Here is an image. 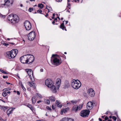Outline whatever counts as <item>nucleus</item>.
Wrapping results in <instances>:
<instances>
[{
  "mask_svg": "<svg viewBox=\"0 0 121 121\" xmlns=\"http://www.w3.org/2000/svg\"><path fill=\"white\" fill-rule=\"evenodd\" d=\"M30 1H35V0H30Z\"/></svg>",
  "mask_w": 121,
  "mask_h": 121,
  "instance_id": "774afa93",
  "label": "nucleus"
},
{
  "mask_svg": "<svg viewBox=\"0 0 121 121\" xmlns=\"http://www.w3.org/2000/svg\"><path fill=\"white\" fill-rule=\"evenodd\" d=\"M62 56L63 57H64V58L66 59V56H65V55L64 54H63L62 55Z\"/></svg>",
  "mask_w": 121,
  "mask_h": 121,
  "instance_id": "c03bdc74",
  "label": "nucleus"
},
{
  "mask_svg": "<svg viewBox=\"0 0 121 121\" xmlns=\"http://www.w3.org/2000/svg\"><path fill=\"white\" fill-rule=\"evenodd\" d=\"M57 18H55L54 19V21H56V22L57 21Z\"/></svg>",
  "mask_w": 121,
  "mask_h": 121,
  "instance_id": "3c124183",
  "label": "nucleus"
},
{
  "mask_svg": "<svg viewBox=\"0 0 121 121\" xmlns=\"http://www.w3.org/2000/svg\"><path fill=\"white\" fill-rule=\"evenodd\" d=\"M60 83L61 80L59 78H58L56 80V86L58 89L59 88L60 86Z\"/></svg>",
  "mask_w": 121,
  "mask_h": 121,
  "instance_id": "dca6fc26",
  "label": "nucleus"
},
{
  "mask_svg": "<svg viewBox=\"0 0 121 121\" xmlns=\"http://www.w3.org/2000/svg\"><path fill=\"white\" fill-rule=\"evenodd\" d=\"M108 111H107V112H106L105 114H108Z\"/></svg>",
  "mask_w": 121,
  "mask_h": 121,
  "instance_id": "0e129e2a",
  "label": "nucleus"
},
{
  "mask_svg": "<svg viewBox=\"0 0 121 121\" xmlns=\"http://www.w3.org/2000/svg\"><path fill=\"white\" fill-rule=\"evenodd\" d=\"M49 99L52 102H54L55 100V98L54 96H52L49 97Z\"/></svg>",
  "mask_w": 121,
  "mask_h": 121,
  "instance_id": "5701e85b",
  "label": "nucleus"
},
{
  "mask_svg": "<svg viewBox=\"0 0 121 121\" xmlns=\"http://www.w3.org/2000/svg\"><path fill=\"white\" fill-rule=\"evenodd\" d=\"M47 109L48 110L50 111H51L52 110L48 106H47L46 107Z\"/></svg>",
  "mask_w": 121,
  "mask_h": 121,
  "instance_id": "e433bc0d",
  "label": "nucleus"
},
{
  "mask_svg": "<svg viewBox=\"0 0 121 121\" xmlns=\"http://www.w3.org/2000/svg\"><path fill=\"white\" fill-rule=\"evenodd\" d=\"M3 77L4 78H8V76H3Z\"/></svg>",
  "mask_w": 121,
  "mask_h": 121,
  "instance_id": "ea45409f",
  "label": "nucleus"
},
{
  "mask_svg": "<svg viewBox=\"0 0 121 121\" xmlns=\"http://www.w3.org/2000/svg\"><path fill=\"white\" fill-rule=\"evenodd\" d=\"M93 107V103L91 101L89 102L87 104L86 107L88 110L91 109Z\"/></svg>",
  "mask_w": 121,
  "mask_h": 121,
  "instance_id": "4468645a",
  "label": "nucleus"
},
{
  "mask_svg": "<svg viewBox=\"0 0 121 121\" xmlns=\"http://www.w3.org/2000/svg\"><path fill=\"white\" fill-rule=\"evenodd\" d=\"M10 3L12 4H13L14 1V0H8Z\"/></svg>",
  "mask_w": 121,
  "mask_h": 121,
  "instance_id": "2f4dec72",
  "label": "nucleus"
},
{
  "mask_svg": "<svg viewBox=\"0 0 121 121\" xmlns=\"http://www.w3.org/2000/svg\"><path fill=\"white\" fill-rule=\"evenodd\" d=\"M108 119V118L107 116L106 117L104 118V120H106Z\"/></svg>",
  "mask_w": 121,
  "mask_h": 121,
  "instance_id": "a19ab883",
  "label": "nucleus"
},
{
  "mask_svg": "<svg viewBox=\"0 0 121 121\" xmlns=\"http://www.w3.org/2000/svg\"><path fill=\"white\" fill-rule=\"evenodd\" d=\"M43 6V5L42 4H38V7L41 9L42 8Z\"/></svg>",
  "mask_w": 121,
  "mask_h": 121,
  "instance_id": "a878e982",
  "label": "nucleus"
},
{
  "mask_svg": "<svg viewBox=\"0 0 121 121\" xmlns=\"http://www.w3.org/2000/svg\"><path fill=\"white\" fill-rule=\"evenodd\" d=\"M71 102L73 104H76V102L74 101L73 100L71 101Z\"/></svg>",
  "mask_w": 121,
  "mask_h": 121,
  "instance_id": "37998d69",
  "label": "nucleus"
},
{
  "mask_svg": "<svg viewBox=\"0 0 121 121\" xmlns=\"http://www.w3.org/2000/svg\"><path fill=\"white\" fill-rule=\"evenodd\" d=\"M60 121H74V120L71 118H62Z\"/></svg>",
  "mask_w": 121,
  "mask_h": 121,
  "instance_id": "a211bd4d",
  "label": "nucleus"
},
{
  "mask_svg": "<svg viewBox=\"0 0 121 121\" xmlns=\"http://www.w3.org/2000/svg\"><path fill=\"white\" fill-rule=\"evenodd\" d=\"M6 83L8 84H10V83L7 82H6Z\"/></svg>",
  "mask_w": 121,
  "mask_h": 121,
  "instance_id": "e2e57ef3",
  "label": "nucleus"
},
{
  "mask_svg": "<svg viewBox=\"0 0 121 121\" xmlns=\"http://www.w3.org/2000/svg\"><path fill=\"white\" fill-rule=\"evenodd\" d=\"M51 61L52 64L56 66L60 65L61 63V59L60 56L56 54H52Z\"/></svg>",
  "mask_w": 121,
  "mask_h": 121,
  "instance_id": "f257e3e1",
  "label": "nucleus"
},
{
  "mask_svg": "<svg viewBox=\"0 0 121 121\" xmlns=\"http://www.w3.org/2000/svg\"><path fill=\"white\" fill-rule=\"evenodd\" d=\"M34 80L32 82H28L29 85L31 87H33V88H35V86L34 83H33V82L34 81Z\"/></svg>",
  "mask_w": 121,
  "mask_h": 121,
  "instance_id": "412c9836",
  "label": "nucleus"
},
{
  "mask_svg": "<svg viewBox=\"0 0 121 121\" xmlns=\"http://www.w3.org/2000/svg\"><path fill=\"white\" fill-rule=\"evenodd\" d=\"M0 71L4 74H8V73L7 72L3 70L2 69H0Z\"/></svg>",
  "mask_w": 121,
  "mask_h": 121,
  "instance_id": "c85d7f7f",
  "label": "nucleus"
},
{
  "mask_svg": "<svg viewBox=\"0 0 121 121\" xmlns=\"http://www.w3.org/2000/svg\"><path fill=\"white\" fill-rule=\"evenodd\" d=\"M56 104L57 106L59 107H62V105L57 100H56Z\"/></svg>",
  "mask_w": 121,
  "mask_h": 121,
  "instance_id": "b1692460",
  "label": "nucleus"
},
{
  "mask_svg": "<svg viewBox=\"0 0 121 121\" xmlns=\"http://www.w3.org/2000/svg\"><path fill=\"white\" fill-rule=\"evenodd\" d=\"M64 21H63V22L60 25V28L62 29L63 30H65L66 31V29L65 27V26L64 25Z\"/></svg>",
  "mask_w": 121,
  "mask_h": 121,
  "instance_id": "aec40b11",
  "label": "nucleus"
},
{
  "mask_svg": "<svg viewBox=\"0 0 121 121\" xmlns=\"http://www.w3.org/2000/svg\"><path fill=\"white\" fill-rule=\"evenodd\" d=\"M28 39L30 40H33L35 37V34L34 31H33L30 32L28 36Z\"/></svg>",
  "mask_w": 121,
  "mask_h": 121,
  "instance_id": "423d86ee",
  "label": "nucleus"
},
{
  "mask_svg": "<svg viewBox=\"0 0 121 121\" xmlns=\"http://www.w3.org/2000/svg\"><path fill=\"white\" fill-rule=\"evenodd\" d=\"M7 93V94L8 93L9 94L10 93V91H8Z\"/></svg>",
  "mask_w": 121,
  "mask_h": 121,
  "instance_id": "680f3d73",
  "label": "nucleus"
},
{
  "mask_svg": "<svg viewBox=\"0 0 121 121\" xmlns=\"http://www.w3.org/2000/svg\"><path fill=\"white\" fill-rule=\"evenodd\" d=\"M50 87L51 88V90L53 92L56 93V87L55 86L53 85L52 86H51V87Z\"/></svg>",
  "mask_w": 121,
  "mask_h": 121,
  "instance_id": "f3484780",
  "label": "nucleus"
},
{
  "mask_svg": "<svg viewBox=\"0 0 121 121\" xmlns=\"http://www.w3.org/2000/svg\"><path fill=\"white\" fill-rule=\"evenodd\" d=\"M40 71L41 72H42L43 71V69H40Z\"/></svg>",
  "mask_w": 121,
  "mask_h": 121,
  "instance_id": "8fccbe9b",
  "label": "nucleus"
},
{
  "mask_svg": "<svg viewBox=\"0 0 121 121\" xmlns=\"http://www.w3.org/2000/svg\"><path fill=\"white\" fill-rule=\"evenodd\" d=\"M34 9L35 10V9H34L33 8L30 7L28 11L30 12H31L32 11L34 10Z\"/></svg>",
  "mask_w": 121,
  "mask_h": 121,
  "instance_id": "c756f323",
  "label": "nucleus"
},
{
  "mask_svg": "<svg viewBox=\"0 0 121 121\" xmlns=\"http://www.w3.org/2000/svg\"><path fill=\"white\" fill-rule=\"evenodd\" d=\"M67 104H70V103L69 102H68V101H67Z\"/></svg>",
  "mask_w": 121,
  "mask_h": 121,
  "instance_id": "338daca9",
  "label": "nucleus"
},
{
  "mask_svg": "<svg viewBox=\"0 0 121 121\" xmlns=\"http://www.w3.org/2000/svg\"><path fill=\"white\" fill-rule=\"evenodd\" d=\"M22 89H23V90L24 91H26V89H25V88L24 87L23 88L22 87Z\"/></svg>",
  "mask_w": 121,
  "mask_h": 121,
  "instance_id": "de8ad7c7",
  "label": "nucleus"
},
{
  "mask_svg": "<svg viewBox=\"0 0 121 121\" xmlns=\"http://www.w3.org/2000/svg\"><path fill=\"white\" fill-rule=\"evenodd\" d=\"M52 16L53 17H54L55 16V13H53L52 14Z\"/></svg>",
  "mask_w": 121,
  "mask_h": 121,
  "instance_id": "69168bd1",
  "label": "nucleus"
},
{
  "mask_svg": "<svg viewBox=\"0 0 121 121\" xmlns=\"http://www.w3.org/2000/svg\"><path fill=\"white\" fill-rule=\"evenodd\" d=\"M11 52L10 51L7 52L6 53V57L9 59H11L12 58L11 57Z\"/></svg>",
  "mask_w": 121,
  "mask_h": 121,
  "instance_id": "6ab92c4d",
  "label": "nucleus"
},
{
  "mask_svg": "<svg viewBox=\"0 0 121 121\" xmlns=\"http://www.w3.org/2000/svg\"><path fill=\"white\" fill-rule=\"evenodd\" d=\"M47 103L48 104H50V101L49 99H47L46 100Z\"/></svg>",
  "mask_w": 121,
  "mask_h": 121,
  "instance_id": "4c0bfd02",
  "label": "nucleus"
},
{
  "mask_svg": "<svg viewBox=\"0 0 121 121\" xmlns=\"http://www.w3.org/2000/svg\"><path fill=\"white\" fill-rule=\"evenodd\" d=\"M112 118L115 121L117 119L116 117L115 116H113L112 117Z\"/></svg>",
  "mask_w": 121,
  "mask_h": 121,
  "instance_id": "473e14b6",
  "label": "nucleus"
},
{
  "mask_svg": "<svg viewBox=\"0 0 121 121\" xmlns=\"http://www.w3.org/2000/svg\"><path fill=\"white\" fill-rule=\"evenodd\" d=\"M71 86L75 89H79L81 86V83L78 80L73 79L71 82Z\"/></svg>",
  "mask_w": 121,
  "mask_h": 121,
  "instance_id": "7ed1b4c3",
  "label": "nucleus"
},
{
  "mask_svg": "<svg viewBox=\"0 0 121 121\" xmlns=\"http://www.w3.org/2000/svg\"><path fill=\"white\" fill-rule=\"evenodd\" d=\"M46 85L48 87H51L53 84V82L50 79H48L45 81Z\"/></svg>",
  "mask_w": 121,
  "mask_h": 121,
  "instance_id": "1a4fd4ad",
  "label": "nucleus"
},
{
  "mask_svg": "<svg viewBox=\"0 0 121 121\" xmlns=\"http://www.w3.org/2000/svg\"><path fill=\"white\" fill-rule=\"evenodd\" d=\"M82 104L79 105L78 106L77 105H74L72 108V111L76 112L78 110H80L82 108Z\"/></svg>",
  "mask_w": 121,
  "mask_h": 121,
  "instance_id": "6e6552de",
  "label": "nucleus"
},
{
  "mask_svg": "<svg viewBox=\"0 0 121 121\" xmlns=\"http://www.w3.org/2000/svg\"><path fill=\"white\" fill-rule=\"evenodd\" d=\"M35 100V97H33L32 98L31 100L33 104H34L36 102Z\"/></svg>",
  "mask_w": 121,
  "mask_h": 121,
  "instance_id": "cd10ccee",
  "label": "nucleus"
},
{
  "mask_svg": "<svg viewBox=\"0 0 121 121\" xmlns=\"http://www.w3.org/2000/svg\"><path fill=\"white\" fill-rule=\"evenodd\" d=\"M5 1L6 0H5L4 4H1V7L5 8L6 7V6L8 7L10 5H12L8 0H7L6 1Z\"/></svg>",
  "mask_w": 121,
  "mask_h": 121,
  "instance_id": "2eb2a0df",
  "label": "nucleus"
},
{
  "mask_svg": "<svg viewBox=\"0 0 121 121\" xmlns=\"http://www.w3.org/2000/svg\"><path fill=\"white\" fill-rule=\"evenodd\" d=\"M10 90V89H8V88H5L3 90V91H7Z\"/></svg>",
  "mask_w": 121,
  "mask_h": 121,
  "instance_id": "f704fd0d",
  "label": "nucleus"
},
{
  "mask_svg": "<svg viewBox=\"0 0 121 121\" xmlns=\"http://www.w3.org/2000/svg\"><path fill=\"white\" fill-rule=\"evenodd\" d=\"M9 43V44H12L13 45H14V43Z\"/></svg>",
  "mask_w": 121,
  "mask_h": 121,
  "instance_id": "bf43d9fd",
  "label": "nucleus"
},
{
  "mask_svg": "<svg viewBox=\"0 0 121 121\" xmlns=\"http://www.w3.org/2000/svg\"><path fill=\"white\" fill-rule=\"evenodd\" d=\"M65 22L66 23L65 24H67L68 23V21H66Z\"/></svg>",
  "mask_w": 121,
  "mask_h": 121,
  "instance_id": "052dcab7",
  "label": "nucleus"
},
{
  "mask_svg": "<svg viewBox=\"0 0 121 121\" xmlns=\"http://www.w3.org/2000/svg\"><path fill=\"white\" fill-rule=\"evenodd\" d=\"M27 59L26 60L27 64H30L34 60V57L33 55L31 54H27Z\"/></svg>",
  "mask_w": 121,
  "mask_h": 121,
  "instance_id": "39448f33",
  "label": "nucleus"
},
{
  "mask_svg": "<svg viewBox=\"0 0 121 121\" xmlns=\"http://www.w3.org/2000/svg\"><path fill=\"white\" fill-rule=\"evenodd\" d=\"M26 70L28 75L30 77L31 80L33 81L34 80V78H32V77H33L32 70L31 69H26Z\"/></svg>",
  "mask_w": 121,
  "mask_h": 121,
  "instance_id": "9d476101",
  "label": "nucleus"
},
{
  "mask_svg": "<svg viewBox=\"0 0 121 121\" xmlns=\"http://www.w3.org/2000/svg\"><path fill=\"white\" fill-rule=\"evenodd\" d=\"M13 110V108H9L8 109L7 112V113L8 116H9L10 114L12 112V111Z\"/></svg>",
  "mask_w": 121,
  "mask_h": 121,
  "instance_id": "4be33fe9",
  "label": "nucleus"
},
{
  "mask_svg": "<svg viewBox=\"0 0 121 121\" xmlns=\"http://www.w3.org/2000/svg\"><path fill=\"white\" fill-rule=\"evenodd\" d=\"M42 101H41V100H39L37 101V103H40V102H41Z\"/></svg>",
  "mask_w": 121,
  "mask_h": 121,
  "instance_id": "864d4df0",
  "label": "nucleus"
},
{
  "mask_svg": "<svg viewBox=\"0 0 121 121\" xmlns=\"http://www.w3.org/2000/svg\"><path fill=\"white\" fill-rule=\"evenodd\" d=\"M87 93L91 97H93L95 95V92L92 89H89L87 91Z\"/></svg>",
  "mask_w": 121,
  "mask_h": 121,
  "instance_id": "ddd939ff",
  "label": "nucleus"
},
{
  "mask_svg": "<svg viewBox=\"0 0 121 121\" xmlns=\"http://www.w3.org/2000/svg\"><path fill=\"white\" fill-rule=\"evenodd\" d=\"M48 16V13H47L46 15H45V16L46 17H47Z\"/></svg>",
  "mask_w": 121,
  "mask_h": 121,
  "instance_id": "6e6d98bb",
  "label": "nucleus"
},
{
  "mask_svg": "<svg viewBox=\"0 0 121 121\" xmlns=\"http://www.w3.org/2000/svg\"><path fill=\"white\" fill-rule=\"evenodd\" d=\"M27 54L23 55L21 57L20 59V60L21 62L23 64H27Z\"/></svg>",
  "mask_w": 121,
  "mask_h": 121,
  "instance_id": "9b49d317",
  "label": "nucleus"
},
{
  "mask_svg": "<svg viewBox=\"0 0 121 121\" xmlns=\"http://www.w3.org/2000/svg\"><path fill=\"white\" fill-rule=\"evenodd\" d=\"M3 107L0 105V109H2L3 108Z\"/></svg>",
  "mask_w": 121,
  "mask_h": 121,
  "instance_id": "09e8293b",
  "label": "nucleus"
},
{
  "mask_svg": "<svg viewBox=\"0 0 121 121\" xmlns=\"http://www.w3.org/2000/svg\"><path fill=\"white\" fill-rule=\"evenodd\" d=\"M7 19L10 22L13 24L18 22L19 18L18 16L16 15L11 14L8 17Z\"/></svg>",
  "mask_w": 121,
  "mask_h": 121,
  "instance_id": "f03ea898",
  "label": "nucleus"
},
{
  "mask_svg": "<svg viewBox=\"0 0 121 121\" xmlns=\"http://www.w3.org/2000/svg\"><path fill=\"white\" fill-rule=\"evenodd\" d=\"M7 95V93L6 92H3L2 93V95L4 97L6 96Z\"/></svg>",
  "mask_w": 121,
  "mask_h": 121,
  "instance_id": "7c9ffc66",
  "label": "nucleus"
},
{
  "mask_svg": "<svg viewBox=\"0 0 121 121\" xmlns=\"http://www.w3.org/2000/svg\"><path fill=\"white\" fill-rule=\"evenodd\" d=\"M62 0H58L57 1L58 2H61L62 1Z\"/></svg>",
  "mask_w": 121,
  "mask_h": 121,
  "instance_id": "5fc2aeb1",
  "label": "nucleus"
},
{
  "mask_svg": "<svg viewBox=\"0 0 121 121\" xmlns=\"http://www.w3.org/2000/svg\"><path fill=\"white\" fill-rule=\"evenodd\" d=\"M37 13H40V14H42V11L41 10H38L37 11Z\"/></svg>",
  "mask_w": 121,
  "mask_h": 121,
  "instance_id": "c9c22d12",
  "label": "nucleus"
},
{
  "mask_svg": "<svg viewBox=\"0 0 121 121\" xmlns=\"http://www.w3.org/2000/svg\"><path fill=\"white\" fill-rule=\"evenodd\" d=\"M24 25L27 30H29L31 28V26L30 22L28 21H26L24 23Z\"/></svg>",
  "mask_w": 121,
  "mask_h": 121,
  "instance_id": "0eeeda50",
  "label": "nucleus"
},
{
  "mask_svg": "<svg viewBox=\"0 0 121 121\" xmlns=\"http://www.w3.org/2000/svg\"><path fill=\"white\" fill-rule=\"evenodd\" d=\"M70 3H68V5L67 6H69L70 5Z\"/></svg>",
  "mask_w": 121,
  "mask_h": 121,
  "instance_id": "13d9d810",
  "label": "nucleus"
},
{
  "mask_svg": "<svg viewBox=\"0 0 121 121\" xmlns=\"http://www.w3.org/2000/svg\"><path fill=\"white\" fill-rule=\"evenodd\" d=\"M17 93L18 95H20V93L19 91H17Z\"/></svg>",
  "mask_w": 121,
  "mask_h": 121,
  "instance_id": "49530a36",
  "label": "nucleus"
},
{
  "mask_svg": "<svg viewBox=\"0 0 121 121\" xmlns=\"http://www.w3.org/2000/svg\"><path fill=\"white\" fill-rule=\"evenodd\" d=\"M99 119L100 121H102V120L100 118H99Z\"/></svg>",
  "mask_w": 121,
  "mask_h": 121,
  "instance_id": "4d7b16f0",
  "label": "nucleus"
},
{
  "mask_svg": "<svg viewBox=\"0 0 121 121\" xmlns=\"http://www.w3.org/2000/svg\"><path fill=\"white\" fill-rule=\"evenodd\" d=\"M55 22L54 21H53V22H52V23L54 25H55Z\"/></svg>",
  "mask_w": 121,
  "mask_h": 121,
  "instance_id": "603ef678",
  "label": "nucleus"
},
{
  "mask_svg": "<svg viewBox=\"0 0 121 121\" xmlns=\"http://www.w3.org/2000/svg\"><path fill=\"white\" fill-rule=\"evenodd\" d=\"M19 84H21V86L22 87H22H23V88L24 87V86L23 85V84H22V82H19Z\"/></svg>",
  "mask_w": 121,
  "mask_h": 121,
  "instance_id": "58836bf2",
  "label": "nucleus"
},
{
  "mask_svg": "<svg viewBox=\"0 0 121 121\" xmlns=\"http://www.w3.org/2000/svg\"><path fill=\"white\" fill-rule=\"evenodd\" d=\"M52 108L53 109H54L55 108V106L53 105L52 106Z\"/></svg>",
  "mask_w": 121,
  "mask_h": 121,
  "instance_id": "79ce46f5",
  "label": "nucleus"
},
{
  "mask_svg": "<svg viewBox=\"0 0 121 121\" xmlns=\"http://www.w3.org/2000/svg\"><path fill=\"white\" fill-rule=\"evenodd\" d=\"M27 107L30 108L32 111H33V108L32 106L30 104L28 105H27Z\"/></svg>",
  "mask_w": 121,
  "mask_h": 121,
  "instance_id": "bb28decb",
  "label": "nucleus"
},
{
  "mask_svg": "<svg viewBox=\"0 0 121 121\" xmlns=\"http://www.w3.org/2000/svg\"><path fill=\"white\" fill-rule=\"evenodd\" d=\"M90 112L89 110H84L81 111L80 115L83 117H87L89 116Z\"/></svg>",
  "mask_w": 121,
  "mask_h": 121,
  "instance_id": "20e7f679",
  "label": "nucleus"
},
{
  "mask_svg": "<svg viewBox=\"0 0 121 121\" xmlns=\"http://www.w3.org/2000/svg\"><path fill=\"white\" fill-rule=\"evenodd\" d=\"M2 44L5 46L6 47H8L9 45V44L8 43H5L4 42H1Z\"/></svg>",
  "mask_w": 121,
  "mask_h": 121,
  "instance_id": "393cba45",
  "label": "nucleus"
},
{
  "mask_svg": "<svg viewBox=\"0 0 121 121\" xmlns=\"http://www.w3.org/2000/svg\"><path fill=\"white\" fill-rule=\"evenodd\" d=\"M36 95H37L40 98H41L42 97V96L39 93H36Z\"/></svg>",
  "mask_w": 121,
  "mask_h": 121,
  "instance_id": "72a5a7b5",
  "label": "nucleus"
},
{
  "mask_svg": "<svg viewBox=\"0 0 121 121\" xmlns=\"http://www.w3.org/2000/svg\"><path fill=\"white\" fill-rule=\"evenodd\" d=\"M67 108L65 109L64 110H63V111L64 112H66L67 111Z\"/></svg>",
  "mask_w": 121,
  "mask_h": 121,
  "instance_id": "a18cd8bd",
  "label": "nucleus"
},
{
  "mask_svg": "<svg viewBox=\"0 0 121 121\" xmlns=\"http://www.w3.org/2000/svg\"><path fill=\"white\" fill-rule=\"evenodd\" d=\"M10 52H11L10 54L11 55V57H12V58H13L16 56L17 52V50L16 49H13Z\"/></svg>",
  "mask_w": 121,
  "mask_h": 121,
  "instance_id": "f8f14e48",
  "label": "nucleus"
}]
</instances>
